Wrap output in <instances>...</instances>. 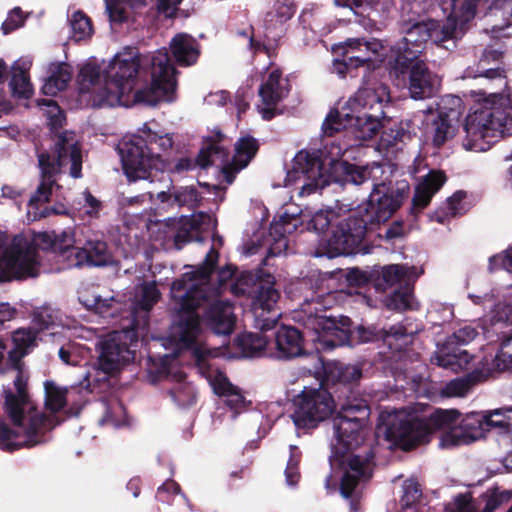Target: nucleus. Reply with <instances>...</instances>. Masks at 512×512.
I'll return each mask as SVG.
<instances>
[{
  "mask_svg": "<svg viewBox=\"0 0 512 512\" xmlns=\"http://www.w3.org/2000/svg\"><path fill=\"white\" fill-rule=\"evenodd\" d=\"M341 170L345 183L358 186L372 181V191L366 203L342 220L328 240L335 254L349 255L358 252L368 228L386 222L401 206L408 195L409 185L401 183L393 189L384 181L378 182L384 167L376 162L366 166L343 162Z\"/></svg>",
  "mask_w": 512,
  "mask_h": 512,
  "instance_id": "obj_3",
  "label": "nucleus"
},
{
  "mask_svg": "<svg viewBox=\"0 0 512 512\" xmlns=\"http://www.w3.org/2000/svg\"><path fill=\"white\" fill-rule=\"evenodd\" d=\"M291 419L298 432L314 429L327 419L335 409L331 394L324 388L304 387L293 400Z\"/></svg>",
  "mask_w": 512,
  "mask_h": 512,
  "instance_id": "obj_13",
  "label": "nucleus"
},
{
  "mask_svg": "<svg viewBox=\"0 0 512 512\" xmlns=\"http://www.w3.org/2000/svg\"><path fill=\"white\" fill-rule=\"evenodd\" d=\"M71 38L76 42L89 38L93 33L90 18L81 10L74 11L69 17Z\"/></svg>",
  "mask_w": 512,
  "mask_h": 512,
  "instance_id": "obj_41",
  "label": "nucleus"
},
{
  "mask_svg": "<svg viewBox=\"0 0 512 512\" xmlns=\"http://www.w3.org/2000/svg\"><path fill=\"white\" fill-rule=\"evenodd\" d=\"M300 180H303L300 196H308L324 187L322 164L314 153L301 150L293 158L292 168L287 172L285 178V186H290Z\"/></svg>",
  "mask_w": 512,
  "mask_h": 512,
  "instance_id": "obj_17",
  "label": "nucleus"
},
{
  "mask_svg": "<svg viewBox=\"0 0 512 512\" xmlns=\"http://www.w3.org/2000/svg\"><path fill=\"white\" fill-rule=\"evenodd\" d=\"M410 96L415 100L433 97L439 89L440 80L432 73L423 59L417 58L408 67Z\"/></svg>",
  "mask_w": 512,
  "mask_h": 512,
  "instance_id": "obj_23",
  "label": "nucleus"
},
{
  "mask_svg": "<svg viewBox=\"0 0 512 512\" xmlns=\"http://www.w3.org/2000/svg\"><path fill=\"white\" fill-rule=\"evenodd\" d=\"M45 406L51 412H58L67 403L68 388L61 387L51 380L44 382Z\"/></svg>",
  "mask_w": 512,
  "mask_h": 512,
  "instance_id": "obj_37",
  "label": "nucleus"
},
{
  "mask_svg": "<svg viewBox=\"0 0 512 512\" xmlns=\"http://www.w3.org/2000/svg\"><path fill=\"white\" fill-rule=\"evenodd\" d=\"M38 163L41 170V183L29 199V205L48 202L58 173L68 168L73 178L82 177V151L77 135L73 131H63L56 136L52 154L40 153Z\"/></svg>",
  "mask_w": 512,
  "mask_h": 512,
  "instance_id": "obj_10",
  "label": "nucleus"
},
{
  "mask_svg": "<svg viewBox=\"0 0 512 512\" xmlns=\"http://www.w3.org/2000/svg\"><path fill=\"white\" fill-rule=\"evenodd\" d=\"M102 208V203L94 197L90 191L85 190L83 192V204L80 208V211L83 215H87L89 217H97L100 210Z\"/></svg>",
  "mask_w": 512,
  "mask_h": 512,
  "instance_id": "obj_55",
  "label": "nucleus"
},
{
  "mask_svg": "<svg viewBox=\"0 0 512 512\" xmlns=\"http://www.w3.org/2000/svg\"><path fill=\"white\" fill-rule=\"evenodd\" d=\"M79 79L83 88L94 87L93 105L97 107L172 102L177 87L176 70L165 48L151 56L131 51L118 53L104 68L87 63L81 68Z\"/></svg>",
  "mask_w": 512,
  "mask_h": 512,
  "instance_id": "obj_2",
  "label": "nucleus"
},
{
  "mask_svg": "<svg viewBox=\"0 0 512 512\" xmlns=\"http://www.w3.org/2000/svg\"><path fill=\"white\" fill-rule=\"evenodd\" d=\"M476 383V376L468 374L461 378H456L446 383L441 389V395L444 397H464Z\"/></svg>",
  "mask_w": 512,
  "mask_h": 512,
  "instance_id": "obj_42",
  "label": "nucleus"
},
{
  "mask_svg": "<svg viewBox=\"0 0 512 512\" xmlns=\"http://www.w3.org/2000/svg\"><path fill=\"white\" fill-rule=\"evenodd\" d=\"M160 292L154 282H145L141 286L140 297L135 305V309H141L145 312L151 310L153 305L158 301Z\"/></svg>",
  "mask_w": 512,
  "mask_h": 512,
  "instance_id": "obj_45",
  "label": "nucleus"
},
{
  "mask_svg": "<svg viewBox=\"0 0 512 512\" xmlns=\"http://www.w3.org/2000/svg\"><path fill=\"white\" fill-rule=\"evenodd\" d=\"M231 141L220 131L215 137L204 142L198 156L197 163L201 168L215 165L221 167L225 182L233 183L236 174L245 168L258 151L256 139L246 136L235 143V153L230 159L229 147Z\"/></svg>",
  "mask_w": 512,
  "mask_h": 512,
  "instance_id": "obj_11",
  "label": "nucleus"
},
{
  "mask_svg": "<svg viewBox=\"0 0 512 512\" xmlns=\"http://www.w3.org/2000/svg\"><path fill=\"white\" fill-rule=\"evenodd\" d=\"M422 496L420 485L415 480H407L403 484L402 502L405 506H411Z\"/></svg>",
  "mask_w": 512,
  "mask_h": 512,
  "instance_id": "obj_53",
  "label": "nucleus"
},
{
  "mask_svg": "<svg viewBox=\"0 0 512 512\" xmlns=\"http://www.w3.org/2000/svg\"><path fill=\"white\" fill-rule=\"evenodd\" d=\"M464 113L463 101L456 95H445L438 104L437 115L448 118V121L459 123Z\"/></svg>",
  "mask_w": 512,
  "mask_h": 512,
  "instance_id": "obj_40",
  "label": "nucleus"
},
{
  "mask_svg": "<svg viewBox=\"0 0 512 512\" xmlns=\"http://www.w3.org/2000/svg\"><path fill=\"white\" fill-rule=\"evenodd\" d=\"M290 89L289 80L282 78L279 70L269 73L258 90L261 102L257 105V110L264 120H271L281 113L278 105L288 96Z\"/></svg>",
  "mask_w": 512,
  "mask_h": 512,
  "instance_id": "obj_20",
  "label": "nucleus"
},
{
  "mask_svg": "<svg viewBox=\"0 0 512 512\" xmlns=\"http://www.w3.org/2000/svg\"><path fill=\"white\" fill-rule=\"evenodd\" d=\"M460 414L456 410H436L422 419L400 410H384L379 415L377 433L395 447L410 450L430 441L431 434L443 430V434L457 427Z\"/></svg>",
  "mask_w": 512,
  "mask_h": 512,
  "instance_id": "obj_8",
  "label": "nucleus"
},
{
  "mask_svg": "<svg viewBox=\"0 0 512 512\" xmlns=\"http://www.w3.org/2000/svg\"><path fill=\"white\" fill-rule=\"evenodd\" d=\"M31 66L32 60L27 57L18 59L12 65V76L9 85L13 94L18 97L29 98L33 92L28 74Z\"/></svg>",
  "mask_w": 512,
  "mask_h": 512,
  "instance_id": "obj_29",
  "label": "nucleus"
},
{
  "mask_svg": "<svg viewBox=\"0 0 512 512\" xmlns=\"http://www.w3.org/2000/svg\"><path fill=\"white\" fill-rule=\"evenodd\" d=\"M74 242L71 230H64L58 235L54 232L39 233L33 241L22 234L14 236L8 245L0 244V282L37 276L40 264L37 247L51 249L67 268L65 251L79 248L73 245Z\"/></svg>",
  "mask_w": 512,
  "mask_h": 512,
  "instance_id": "obj_7",
  "label": "nucleus"
},
{
  "mask_svg": "<svg viewBox=\"0 0 512 512\" xmlns=\"http://www.w3.org/2000/svg\"><path fill=\"white\" fill-rule=\"evenodd\" d=\"M385 304L388 309L404 311L414 308V296L411 283L401 285L399 289L387 296Z\"/></svg>",
  "mask_w": 512,
  "mask_h": 512,
  "instance_id": "obj_38",
  "label": "nucleus"
},
{
  "mask_svg": "<svg viewBox=\"0 0 512 512\" xmlns=\"http://www.w3.org/2000/svg\"><path fill=\"white\" fill-rule=\"evenodd\" d=\"M483 412H471L459 418L457 427L442 434L440 445L442 447H454L467 445L485 437L488 432Z\"/></svg>",
  "mask_w": 512,
  "mask_h": 512,
  "instance_id": "obj_21",
  "label": "nucleus"
},
{
  "mask_svg": "<svg viewBox=\"0 0 512 512\" xmlns=\"http://www.w3.org/2000/svg\"><path fill=\"white\" fill-rule=\"evenodd\" d=\"M102 406L104 415L99 421L100 425L119 427L124 423L126 410L118 399L103 400Z\"/></svg>",
  "mask_w": 512,
  "mask_h": 512,
  "instance_id": "obj_39",
  "label": "nucleus"
},
{
  "mask_svg": "<svg viewBox=\"0 0 512 512\" xmlns=\"http://www.w3.org/2000/svg\"><path fill=\"white\" fill-rule=\"evenodd\" d=\"M215 226L214 216L207 212H198L190 218L182 216L180 218H169L163 224L161 229L164 240L172 242L177 249L197 238V232L209 230Z\"/></svg>",
  "mask_w": 512,
  "mask_h": 512,
  "instance_id": "obj_16",
  "label": "nucleus"
},
{
  "mask_svg": "<svg viewBox=\"0 0 512 512\" xmlns=\"http://www.w3.org/2000/svg\"><path fill=\"white\" fill-rule=\"evenodd\" d=\"M446 509L450 512H478L477 503L469 492L456 495Z\"/></svg>",
  "mask_w": 512,
  "mask_h": 512,
  "instance_id": "obj_49",
  "label": "nucleus"
},
{
  "mask_svg": "<svg viewBox=\"0 0 512 512\" xmlns=\"http://www.w3.org/2000/svg\"><path fill=\"white\" fill-rule=\"evenodd\" d=\"M369 417V407L364 400L354 399L341 404L333 418L334 440L331 443L332 457L340 463H347L341 479L340 492L345 498L351 497L360 483L372 477L374 453L366 448L363 453L345 454L360 445L364 439L363 428Z\"/></svg>",
  "mask_w": 512,
  "mask_h": 512,
  "instance_id": "obj_4",
  "label": "nucleus"
},
{
  "mask_svg": "<svg viewBox=\"0 0 512 512\" xmlns=\"http://www.w3.org/2000/svg\"><path fill=\"white\" fill-rule=\"evenodd\" d=\"M177 496L188 503L185 495L180 494V486L176 482L168 480L158 488L156 499L162 503L172 504L173 499Z\"/></svg>",
  "mask_w": 512,
  "mask_h": 512,
  "instance_id": "obj_48",
  "label": "nucleus"
},
{
  "mask_svg": "<svg viewBox=\"0 0 512 512\" xmlns=\"http://www.w3.org/2000/svg\"><path fill=\"white\" fill-rule=\"evenodd\" d=\"M432 361L441 367L457 371L463 368V364L469 363L470 357L466 351L456 349L450 351L447 346L442 345L438 347Z\"/></svg>",
  "mask_w": 512,
  "mask_h": 512,
  "instance_id": "obj_36",
  "label": "nucleus"
},
{
  "mask_svg": "<svg viewBox=\"0 0 512 512\" xmlns=\"http://www.w3.org/2000/svg\"><path fill=\"white\" fill-rule=\"evenodd\" d=\"M155 121L144 123L137 134L125 137L118 144L124 174L130 182L150 180L163 173L166 162L162 153L173 147L172 134L159 130Z\"/></svg>",
  "mask_w": 512,
  "mask_h": 512,
  "instance_id": "obj_6",
  "label": "nucleus"
},
{
  "mask_svg": "<svg viewBox=\"0 0 512 512\" xmlns=\"http://www.w3.org/2000/svg\"><path fill=\"white\" fill-rule=\"evenodd\" d=\"M48 72L49 76L42 86V92L54 96L67 87L72 78V69L65 62H54L49 65Z\"/></svg>",
  "mask_w": 512,
  "mask_h": 512,
  "instance_id": "obj_30",
  "label": "nucleus"
},
{
  "mask_svg": "<svg viewBox=\"0 0 512 512\" xmlns=\"http://www.w3.org/2000/svg\"><path fill=\"white\" fill-rule=\"evenodd\" d=\"M503 268L507 272L512 273V247L507 249L503 254H498L490 257L489 270Z\"/></svg>",
  "mask_w": 512,
  "mask_h": 512,
  "instance_id": "obj_57",
  "label": "nucleus"
},
{
  "mask_svg": "<svg viewBox=\"0 0 512 512\" xmlns=\"http://www.w3.org/2000/svg\"><path fill=\"white\" fill-rule=\"evenodd\" d=\"M218 252L211 247L202 265L189 266L191 271L172 283L170 293L176 318L172 335L184 347L192 350L202 374L209 379L214 392L225 398L226 405L234 412L233 417L246 406L240 390L232 385L219 371H213L206 356L210 349L201 341L200 318L196 310L204 307V320L216 335H229L235 325L233 305L229 301L218 299V288L211 287L209 280L216 263Z\"/></svg>",
  "mask_w": 512,
  "mask_h": 512,
  "instance_id": "obj_1",
  "label": "nucleus"
},
{
  "mask_svg": "<svg viewBox=\"0 0 512 512\" xmlns=\"http://www.w3.org/2000/svg\"><path fill=\"white\" fill-rule=\"evenodd\" d=\"M389 101L390 93L388 87L383 83L374 82L359 88L358 91L348 99L342 109L353 113L367 111L372 113L375 118H385L384 107Z\"/></svg>",
  "mask_w": 512,
  "mask_h": 512,
  "instance_id": "obj_19",
  "label": "nucleus"
},
{
  "mask_svg": "<svg viewBox=\"0 0 512 512\" xmlns=\"http://www.w3.org/2000/svg\"><path fill=\"white\" fill-rule=\"evenodd\" d=\"M24 22L25 17L23 16L21 9L19 7H15L9 12L7 18L2 23L1 29L3 34L7 35L12 31L22 27Z\"/></svg>",
  "mask_w": 512,
  "mask_h": 512,
  "instance_id": "obj_51",
  "label": "nucleus"
},
{
  "mask_svg": "<svg viewBox=\"0 0 512 512\" xmlns=\"http://www.w3.org/2000/svg\"><path fill=\"white\" fill-rule=\"evenodd\" d=\"M301 453L296 446H290V458L285 469L286 483L289 486H295L300 479L299 462Z\"/></svg>",
  "mask_w": 512,
  "mask_h": 512,
  "instance_id": "obj_47",
  "label": "nucleus"
},
{
  "mask_svg": "<svg viewBox=\"0 0 512 512\" xmlns=\"http://www.w3.org/2000/svg\"><path fill=\"white\" fill-rule=\"evenodd\" d=\"M80 302L89 310H94L103 318H114L118 316L121 303L113 296L103 297L99 294H81Z\"/></svg>",
  "mask_w": 512,
  "mask_h": 512,
  "instance_id": "obj_32",
  "label": "nucleus"
},
{
  "mask_svg": "<svg viewBox=\"0 0 512 512\" xmlns=\"http://www.w3.org/2000/svg\"><path fill=\"white\" fill-rule=\"evenodd\" d=\"M350 324L351 320L348 317H341L337 322L334 318L318 314H309L304 323L316 333L317 340L327 343L331 348L348 342L354 335L362 343L374 341L378 337L374 328L358 326L351 331Z\"/></svg>",
  "mask_w": 512,
  "mask_h": 512,
  "instance_id": "obj_14",
  "label": "nucleus"
},
{
  "mask_svg": "<svg viewBox=\"0 0 512 512\" xmlns=\"http://www.w3.org/2000/svg\"><path fill=\"white\" fill-rule=\"evenodd\" d=\"M408 337L406 328L401 325H393L388 328V330L385 331V341H388V339L393 338L395 340L405 339Z\"/></svg>",
  "mask_w": 512,
  "mask_h": 512,
  "instance_id": "obj_62",
  "label": "nucleus"
},
{
  "mask_svg": "<svg viewBox=\"0 0 512 512\" xmlns=\"http://www.w3.org/2000/svg\"><path fill=\"white\" fill-rule=\"evenodd\" d=\"M295 13V7L291 3L277 0L274 3L273 10L267 13L266 22L273 26L284 24L291 19Z\"/></svg>",
  "mask_w": 512,
  "mask_h": 512,
  "instance_id": "obj_44",
  "label": "nucleus"
},
{
  "mask_svg": "<svg viewBox=\"0 0 512 512\" xmlns=\"http://www.w3.org/2000/svg\"><path fill=\"white\" fill-rule=\"evenodd\" d=\"M493 5L496 9L503 10V14L511 18L509 25L512 24V0H494Z\"/></svg>",
  "mask_w": 512,
  "mask_h": 512,
  "instance_id": "obj_64",
  "label": "nucleus"
},
{
  "mask_svg": "<svg viewBox=\"0 0 512 512\" xmlns=\"http://www.w3.org/2000/svg\"><path fill=\"white\" fill-rule=\"evenodd\" d=\"M383 45L377 39L364 40L350 38L345 41L344 63L342 66L357 68L372 61L382 50Z\"/></svg>",
  "mask_w": 512,
  "mask_h": 512,
  "instance_id": "obj_25",
  "label": "nucleus"
},
{
  "mask_svg": "<svg viewBox=\"0 0 512 512\" xmlns=\"http://www.w3.org/2000/svg\"><path fill=\"white\" fill-rule=\"evenodd\" d=\"M487 431L496 430L501 435H512V407L483 412Z\"/></svg>",
  "mask_w": 512,
  "mask_h": 512,
  "instance_id": "obj_35",
  "label": "nucleus"
},
{
  "mask_svg": "<svg viewBox=\"0 0 512 512\" xmlns=\"http://www.w3.org/2000/svg\"><path fill=\"white\" fill-rule=\"evenodd\" d=\"M297 227V223H288L286 216H281L279 221L275 222L272 225V230L275 231L279 235V239L277 241V245L279 248L287 249V240L285 238L286 233H291Z\"/></svg>",
  "mask_w": 512,
  "mask_h": 512,
  "instance_id": "obj_52",
  "label": "nucleus"
},
{
  "mask_svg": "<svg viewBox=\"0 0 512 512\" xmlns=\"http://www.w3.org/2000/svg\"><path fill=\"white\" fill-rule=\"evenodd\" d=\"M170 49L177 64L191 66L199 58V44L195 38L186 34L175 35L170 42Z\"/></svg>",
  "mask_w": 512,
  "mask_h": 512,
  "instance_id": "obj_27",
  "label": "nucleus"
},
{
  "mask_svg": "<svg viewBox=\"0 0 512 512\" xmlns=\"http://www.w3.org/2000/svg\"><path fill=\"white\" fill-rule=\"evenodd\" d=\"M503 345L493 360V366L499 371L512 370V354L504 351Z\"/></svg>",
  "mask_w": 512,
  "mask_h": 512,
  "instance_id": "obj_60",
  "label": "nucleus"
},
{
  "mask_svg": "<svg viewBox=\"0 0 512 512\" xmlns=\"http://www.w3.org/2000/svg\"><path fill=\"white\" fill-rule=\"evenodd\" d=\"M464 197L465 194L461 191H458L454 193L450 198H448L445 215L455 217L463 214L464 211L462 207V201Z\"/></svg>",
  "mask_w": 512,
  "mask_h": 512,
  "instance_id": "obj_58",
  "label": "nucleus"
},
{
  "mask_svg": "<svg viewBox=\"0 0 512 512\" xmlns=\"http://www.w3.org/2000/svg\"><path fill=\"white\" fill-rule=\"evenodd\" d=\"M38 105L45 106L47 108L46 113H47V116L49 117L50 124L53 127L62 125V121L64 119L63 113L55 101L50 100V99L49 100L42 99V100L38 101Z\"/></svg>",
  "mask_w": 512,
  "mask_h": 512,
  "instance_id": "obj_56",
  "label": "nucleus"
},
{
  "mask_svg": "<svg viewBox=\"0 0 512 512\" xmlns=\"http://www.w3.org/2000/svg\"><path fill=\"white\" fill-rule=\"evenodd\" d=\"M478 330L471 325H466L456 330L447 344L466 345L478 336Z\"/></svg>",
  "mask_w": 512,
  "mask_h": 512,
  "instance_id": "obj_50",
  "label": "nucleus"
},
{
  "mask_svg": "<svg viewBox=\"0 0 512 512\" xmlns=\"http://www.w3.org/2000/svg\"><path fill=\"white\" fill-rule=\"evenodd\" d=\"M67 268L83 266H105L111 261V253L107 243L100 239H89L78 249H68Z\"/></svg>",
  "mask_w": 512,
  "mask_h": 512,
  "instance_id": "obj_22",
  "label": "nucleus"
},
{
  "mask_svg": "<svg viewBox=\"0 0 512 512\" xmlns=\"http://www.w3.org/2000/svg\"><path fill=\"white\" fill-rule=\"evenodd\" d=\"M33 323L38 330H46L54 325V318L49 309L42 308L34 314Z\"/></svg>",
  "mask_w": 512,
  "mask_h": 512,
  "instance_id": "obj_59",
  "label": "nucleus"
},
{
  "mask_svg": "<svg viewBox=\"0 0 512 512\" xmlns=\"http://www.w3.org/2000/svg\"><path fill=\"white\" fill-rule=\"evenodd\" d=\"M383 118H375L372 113L367 111L353 113L348 110L331 111L325 121L322 129L325 135L333 136L342 129H349L355 139L367 141L372 139L382 126Z\"/></svg>",
  "mask_w": 512,
  "mask_h": 512,
  "instance_id": "obj_15",
  "label": "nucleus"
},
{
  "mask_svg": "<svg viewBox=\"0 0 512 512\" xmlns=\"http://www.w3.org/2000/svg\"><path fill=\"white\" fill-rule=\"evenodd\" d=\"M173 401L181 407L190 406L196 401L195 387L186 381L177 383L170 391Z\"/></svg>",
  "mask_w": 512,
  "mask_h": 512,
  "instance_id": "obj_43",
  "label": "nucleus"
},
{
  "mask_svg": "<svg viewBox=\"0 0 512 512\" xmlns=\"http://www.w3.org/2000/svg\"><path fill=\"white\" fill-rule=\"evenodd\" d=\"M463 147L482 152L489 149V138L512 134V100L505 93H490L466 117Z\"/></svg>",
  "mask_w": 512,
  "mask_h": 512,
  "instance_id": "obj_9",
  "label": "nucleus"
},
{
  "mask_svg": "<svg viewBox=\"0 0 512 512\" xmlns=\"http://www.w3.org/2000/svg\"><path fill=\"white\" fill-rule=\"evenodd\" d=\"M181 0H158V11L166 16H172Z\"/></svg>",
  "mask_w": 512,
  "mask_h": 512,
  "instance_id": "obj_63",
  "label": "nucleus"
},
{
  "mask_svg": "<svg viewBox=\"0 0 512 512\" xmlns=\"http://www.w3.org/2000/svg\"><path fill=\"white\" fill-rule=\"evenodd\" d=\"M279 299L280 293L274 287L273 281L267 280L256 285L251 300L255 328L267 331L275 327L280 316L277 309Z\"/></svg>",
  "mask_w": 512,
  "mask_h": 512,
  "instance_id": "obj_18",
  "label": "nucleus"
},
{
  "mask_svg": "<svg viewBox=\"0 0 512 512\" xmlns=\"http://www.w3.org/2000/svg\"><path fill=\"white\" fill-rule=\"evenodd\" d=\"M346 279L352 286H362L369 281V274L359 268H351L346 274Z\"/></svg>",
  "mask_w": 512,
  "mask_h": 512,
  "instance_id": "obj_61",
  "label": "nucleus"
},
{
  "mask_svg": "<svg viewBox=\"0 0 512 512\" xmlns=\"http://www.w3.org/2000/svg\"><path fill=\"white\" fill-rule=\"evenodd\" d=\"M332 211H317L311 218L308 223L309 228H312L314 231L318 233L324 232L330 225L332 221Z\"/></svg>",
  "mask_w": 512,
  "mask_h": 512,
  "instance_id": "obj_54",
  "label": "nucleus"
},
{
  "mask_svg": "<svg viewBox=\"0 0 512 512\" xmlns=\"http://www.w3.org/2000/svg\"><path fill=\"white\" fill-rule=\"evenodd\" d=\"M501 58V51L494 49L491 46L485 48L478 63L477 73L472 75L470 72H467V76L474 78L485 77L490 80H498L504 87H506L507 81L504 69L499 66H489L491 63H499Z\"/></svg>",
  "mask_w": 512,
  "mask_h": 512,
  "instance_id": "obj_28",
  "label": "nucleus"
},
{
  "mask_svg": "<svg viewBox=\"0 0 512 512\" xmlns=\"http://www.w3.org/2000/svg\"><path fill=\"white\" fill-rule=\"evenodd\" d=\"M422 273L423 271L417 267L405 264H390L381 270L382 280L388 287L414 282Z\"/></svg>",
  "mask_w": 512,
  "mask_h": 512,
  "instance_id": "obj_31",
  "label": "nucleus"
},
{
  "mask_svg": "<svg viewBox=\"0 0 512 512\" xmlns=\"http://www.w3.org/2000/svg\"><path fill=\"white\" fill-rule=\"evenodd\" d=\"M447 177L441 170H430L423 176L415 187V194L412 199V209L421 211L426 208L432 197L441 189Z\"/></svg>",
  "mask_w": 512,
  "mask_h": 512,
  "instance_id": "obj_26",
  "label": "nucleus"
},
{
  "mask_svg": "<svg viewBox=\"0 0 512 512\" xmlns=\"http://www.w3.org/2000/svg\"><path fill=\"white\" fill-rule=\"evenodd\" d=\"M304 354V340L301 332L292 326H280L275 333V351L270 353V356L290 360Z\"/></svg>",
  "mask_w": 512,
  "mask_h": 512,
  "instance_id": "obj_24",
  "label": "nucleus"
},
{
  "mask_svg": "<svg viewBox=\"0 0 512 512\" xmlns=\"http://www.w3.org/2000/svg\"><path fill=\"white\" fill-rule=\"evenodd\" d=\"M236 344L246 358L270 355L266 352L268 340L259 333H244L237 337Z\"/></svg>",
  "mask_w": 512,
  "mask_h": 512,
  "instance_id": "obj_34",
  "label": "nucleus"
},
{
  "mask_svg": "<svg viewBox=\"0 0 512 512\" xmlns=\"http://www.w3.org/2000/svg\"><path fill=\"white\" fill-rule=\"evenodd\" d=\"M451 12L443 24L429 20L417 22L410 26L405 36L391 47L395 68L400 72L408 69L409 65L420 58L428 40L436 45L450 49L445 43L451 42L456 46V40L464 34L463 27L475 17L479 0H449Z\"/></svg>",
  "mask_w": 512,
  "mask_h": 512,
  "instance_id": "obj_5",
  "label": "nucleus"
},
{
  "mask_svg": "<svg viewBox=\"0 0 512 512\" xmlns=\"http://www.w3.org/2000/svg\"><path fill=\"white\" fill-rule=\"evenodd\" d=\"M128 333L125 331H113L102 338L97 344L99 352L93 373L88 371L84 374L87 381L86 387L90 386V378L95 382L108 380L120 369L134 359V352L129 349L125 339Z\"/></svg>",
  "mask_w": 512,
  "mask_h": 512,
  "instance_id": "obj_12",
  "label": "nucleus"
},
{
  "mask_svg": "<svg viewBox=\"0 0 512 512\" xmlns=\"http://www.w3.org/2000/svg\"><path fill=\"white\" fill-rule=\"evenodd\" d=\"M200 194L193 186L180 187L174 192V201L179 206L195 209L200 201Z\"/></svg>",
  "mask_w": 512,
  "mask_h": 512,
  "instance_id": "obj_46",
  "label": "nucleus"
},
{
  "mask_svg": "<svg viewBox=\"0 0 512 512\" xmlns=\"http://www.w3.org/2000/svg\"><path fill=\"white\" fill-rule=\"evenodd\" d=\"M459 128V123L448 121V118L436 115L429 127V137L436 148L442 147L454 138Z\"/></svg>",
  "mask_w": 512,
  "mask_h": 512,
  "instance_id": "obj_33",
  "label": "nucleus"
}]
</instances>
